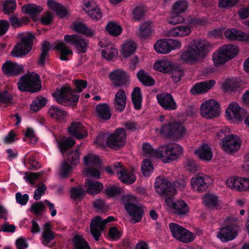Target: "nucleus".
Segmentation results:
<instances>
[{
    "instance_id": "obj_28",
    "label": "nucleus",
    "mask_w": 249,
    "mask_h": 249,
    "mask_svg": "<svg viewBox=\"0 0 249 249\" xmlns=\"http://www.w3.org/2000/svg\"><path fill=\"white\" fill-rule=\"evenodd\" d=\"M69 133L76 139H83L87 137L88 132L84 126L79 122H73L68 128Z\"/></svg>"
},
{
    "instance_id": "obj_29",
    "label": "nucleus",
    "mask_w": 249,
    "mask_h": 249,
    "mask_svg": "<svg viewBox=\"0 0 249 249\" xmlns=\"http://www.w3.org/2000/svg\"><path fill=\"white\" fill-rule=\"evenodd\" d=\"M85 187L88 194L93 196L101 191L103 188V185L97 181L87 178L85 182Z\"/></svg>"
},
{
    "instance_id": "obj_8",
    "label": "nucleus",
    "mask_w": 249,
    "mask_h": 249,
    "mask_svg": "<svg viewBox=\"0 0 249 249\" xmlns=\"http://www.w3.org/2000/svg\"><path fill=\"white\" fill-rule=\"evenodd\" d=\"M126 140L125 130L123 128H119L113 133L107 134L106 143L110 148L118 150L125 145Z\"/></svg>"
},
{
    "instance_id": "obj_52",
    "label": "nucleus",
    "mask_w": 249,
    "mask_h": 249,
    "mask_svg": "<svg viewBox=\"0 0 249 249\" xmlns=\"http://www.w3.org/2000/svg\"><path fill=\"white\" fill-rule=\"evenodd\" d=\"M73 243L75 249H90L88 243L81 236L75 235L73 238Z\"/></svg>"
},
{
    "instance_id": "obj_53",
    "label": "nucleus",
    "mask_w": 249,
    "mask_h": 249,
    "mask_svg": "<svg viewBox=\"0 0 249 249\" xmlns=\"http://www.w3.org/2000/svg\"><path fill=\"white\" fill-rule=\"evenodd\" d=\"M142 152L147 157L158 158L159 148L154 150L149 143H145L142 145Z\"/></svg>"
},
{
    "instance_id": "obj_35",
    "label": "nucleus",
    "mask_w": 249,
    "mask_h": 249,
    "mask_svg": "<svg viewBox=\"0 0 249 249\" xmlns=\"http://www.w3.org/2000/svg\"><path fill=\"white\" fill-rule=\"evenodd\" d=\"M152 23L145 22L142 23L139 27L137 35L141 39H145L149 37L152 33Z\"/></svg>"
},
{
    "instance_id": "obj_25",
    "label": "nucleus",
    "mask_w": 249,
    "mask_h": 249,
    "mask_svg": "<svg viewBox=\"0 0 249 249\" xmlns=\"http://www.w3.org/2000/svg\"><path fill=\"white\" fill-rule=\"evenodd\" d=\"M236 236L237 232L236 230L231 226L221 228L217 234V238L223 242L232 240Z\"/></svg>"
},
{
    "instance_id": "obj_11",
    "label": "nucleus",
    "mask_w": 249,
    "mask_h": 249,
    "mask_svg": "<svg viewBox=\"0 0 249 249\" xmlns=\"http://www.w3.org/2000/svg\"><path fill=\"white\" fill-rule=\"evenodd\" d=\"M247 113L246 110L241 108L236 103H232L229 105L226 111V118L231 123H238L241 122Z\"/></svg>"
},
{
    "instance_id": "obj_7",
    "label": "nucleus",
    "mask_w": 249,
    "mask_h": 249,
    "mask_svg": "<svg viewBox=\"0 0 249 249\" xmlns=\"http://www.w3.org/2000/svg\"><path fill=\"white\" fill-rule=\"evenodd\" d=\"M18 87L21 91L33 93L38 91L41 89L38 75L34 73L24 74L20 77L18 83Z\"/></svg>"
},
{
    "instance_id": "obj_12",
    "label": "nucleus",
    "mask_w": 249,
    "mask_h": 249,
    "mask_svg": "<svg viewBox=\"0 0 249 249\" xmlns=\"http://www.w3.org/2000/svg\"><path fill=\"white\" fill-rule=\"evenodd\" d=\"M191 183L194 190L202 192L212 183V178L204 173H199L192 178Z\"/></svg>"
},
{
    "instance_id": "obj_31",
    "label": "nucleus",
    "mask_w": 249,
    "mask_h": 249,
    "mask_svg": "<svg viewBox=\"0 0 249 249\" xmlns=\"http://www.w3.org/2000/svg\"><path fill=\"white\" fill-rule=\"evenodd\" d=\"M126 97L124 90L119 89L116 93L114 99V106L116 109L120 112L123 111L126 105Z\"/></svg>"
},
{
    "instance_id": "obj_51",
    "label": "nucleus",
    "mask_w": 249,
    "mask_h": 249,
    "mask_svg": "<svg viewBox=\"0 0 249 249\" xmlns=\"http://www.w3.org/2000/svg\"><path fill=\"white\" fill-rule=\"evenodd\" d=\"M80 152L78 148L70 150L67 153L68 160L71 165H76L79 163Z\"/></svg>"
},
{
    "instance_id": "obj_48",
    "label": "nucleus",
    "mask_w": 249,
    "mask_h": 249,
    "mask_svg": "<svg viewBox=\"0 0 249 249\" xmlns=\"http://www.w3.org/2000/svg\"><path fill=\"white\" fill-rule=\"evenodd\" d=\"M106 28L107 32L113 36L120 35L123 30L121 26L118 23L113 21L108 22Z\"/></svg>"
},
{
    "instance_id": "obj_4",
    "label": "nucleus",
    "mask_w": 249,
    "mask_h": 249,
    "mask_svg": "<svg viewBox=\"0 0 249 249\" xmlns=\"http://www.w3.org/2000/svg\"><path fill=\"white\" fill-rule=\"evenodd\" d=\"M183 153L182 147L177 143H169L159 147L158 158L164 163H170L178 159Z\"/></svg>"
},
{
    "instance_id": "obj_45",
    "label": "nucleus",
    "mask_w": 249,
    "mask_h": 249,
    "mask_svg": "<svg viewBox=\"0 0 249 249\" xmlns=\"http://www.w3.org/2000/svg\"><path fill=\"white\" fill-rule=\"evenodd\" d=\"M118 50L113 44L108 45L106 49H103L101 53L104 58L107 60H111L118 54Z\"/></svg>"
},
{
    "instance_id": "obj_15",
    "label": "nucleus",
    "mask_w": 249,
    "mask_h": 249,
    "mask_svg": "<svg viewBox=\"0 0 249 249\" xmlns=\"http://www.w3.org/2000/svg\"><path fill=\"white\" fill-rule=\"evenodd\" d=\"M155 187L157 192L160 194L174 195L176 194L173 184L164 177H158L156 178Z\"/></svg>"
},
{
    "instance_id": "obj_17",
    "label": "nucleus",
    "mask_w": 249,
    "mask_h": 249,
    "mask_svg": "<svg viewBox=\"0 0 249 249\" xmlns=\"http://www.w3.org/2000/svg\"><path fill=\"white\" fill-rule=\"evenodd\" d=\"M240 139L233 135L225 137L222 141V146L223 150L229 153L236 152L241 146Z\"/></svg>"
},
{
    "instance_id": "obj_41",
    "label": "nucleus",
    "mask_w": 249,
    "mask_h": 249,
    "mask_svg": "<svg viewBox=\"0 0 249 249\" xmlns=\"http://www.w3.org/2000/svg\"><path fill=\"white\" fill-rule=\"evenodd\" d=\"M55 48L60 51V58L62 60L65 61L69 60L68 55L72 54V51L70 50L68 46L63 42H57Z\"/></svg>"
},
{
    "instance_id": "obj_32",
    "label": "nucleus",
    "mask_w": 249,
    "mask_h": 249,
    "mask_svg": "<svg viewBox=\"0 0 249 249\" xmlns=\"http://www.w3.org/2000/svg\"><path fill=\"white\" fill-rule=\"evenodd\" d=\"M49 115L57 121L63 120L67 116V113L61 107L52 106L48 110Z\"/></svg>"
},
{
    "instance_id": "obj_50",
    "label": "nucleus",
    "mask_w": 249,
    "mask_h": 249,
    "mask_svg": "<svg viewBox=\"0 0 249 249\" xmlns=\"http://www.w3.org/2000/svg\"><path fill=\"white\" fill-rule=\"evenodd\" d=\"M172 136L178 138L183 136L185 128L182 124L179 123H171Z\"/></svg>"
},
{
    "instance_id": "obj_64",
    "label": "nucleus",
    "mask_w": 249,
    "mask_h": 249,
    "mask_svg": "<svg viewBox=\"0 0 249 249\" xmlns=\"http://www.w3.org/2000/svg\"><path fill=\"white\" fill-rule=\"evenodd\" d=\"M84 175L87 177H91L96 178H99L101 176L100 171L94 168H88L84 172Z\"/></svg>"
},
{
    "instance_id": "obj_44",
    "label": "nucleus",
    "mask_w": 249,
    "mask_h": 249,
    "mask_svg": "<svg viewBox=\"0 0 249 249\" xmlns=\"http://www.w3.org/2000/svg\"><path fill=\"white\" fill-rule=\"evenodd\" d=\"M21 10L23 13L35 16L42 12L43 8L40 6L31 3L22 6Z\"/></svg>"
},
{
    "instance_id": "obj_62",
    "label": "nucleus",
    "mask_w": 249,
    "mask_h": 249,
    "mask_svg": "<svg viewBox=\"0 0 249 249\" xmlns=\"http://www.w3.org/2000/svg\"><path fill=\"white\" fill-rule=\"evenodd\" d=\"M13 96L6 90L0 91V102L5 104L10 105L12 103Z\"/></svg>"
},
{
    "instance_id": "obj_13",
    "label": "nucleus",
    "mask_w": 249,
    "mask_h": 249,
    "mask_svg": "<svg viewBox=\"0 0 249 249\" xmlns=\"http://www.w3.org/2000/svg\"><path fill=\"white\" fill-rule=\"evenodd\" d=\"M114 169L119 179L123 183L131 184L135 181L136 178L133 171L126 169L120 162L114 164Z\"/></svg>"
},
{
    "instance_id": "obj_34",
    "label": "nucleus",
    "mask_w": 249,
    "mask_h": 249,
    "mask_svg": "<svg viewBox=\"0 0 249 249\" xmlns=\"http://www.w3.org/2000/svg\"><path fill=\"white\" fill-rule=\"evenodd\" d=\"M173 63L167 60H160L154 63V68L158 71L169 73L173 69Z\"/></svg>"
},
{
    "instance_id": "obj_3",
    "label": "nucleus",
    "mask_w": 249,
    "mask_h": 249,
    "mask_svg": "<svg viewBox=\"0 0 249 249\" xmlns=\"http://www.w3.org/2000/svg\"><path fill=\"white\" fill-rule=\"evenodd\" d=\"M238 53V48L231 44L224 45L215 51L212 55L214 65L219 66L234 57Z\"/></svg>"
},
{
    "instance_id": "obj_61",
    "label": "nucleus",
    "mask_w": 249,
    "mask_h": 249,
    "mask_svg": "<svg viewBox=\"0 0 249 249\" xmlns=\"http://www.w3.org/2000/svg\"><path fill=\"white\" fill-rule=\"evenodd\" d=\"M45 206L42 201H39L33 204L31 208V212L36 215H41L44 211Z\"/></svg>"
},
{
    "instance_id": "obj_27",
    "label": "nucleus",
    "mask_w": 249,
    "mask_h": 249,
    "mask_svg": "<svg viewBox=\"0 0 249 249\" xmlns=\"http://www.w3.org/2000/svg\"><path fill=\"white\" fill-rule=\"evenodd\" d=\"M225 37L231 40L249 42V34H245L235 29H229L225 32Z\"/></svg>"
},
{
    "instance_id": "obj_16",
    "label": "nucleus",
    "mask_w": 249,
    "mask_h": 249,
    "mask_svg": "<svg viewBox=\"0 0 249 249\" xmlns=\"http://www.w3.org/2000/svg\"><path fill=\"white\" fill-rule=\"evenodd\" d=\"M64 40L74 46L78 53H85L88 47V42L77 35H66Z\"/></svg>"
},
{
    "instance_id": "obj_23",
    "label": "nucleus",
    "mask_w": 249,
    "mask_h": 249,
    "mask_svg": "<svg viewBox=\"0 0 249 249\" xmlns=\"http://www.w3.org/2000/svg\"><path fill=\"white\" fill-rule=\"evenodd\" d=\"M3 72L8 76L19 75L23 70L22 65L10 61H6L2 67Z\"/></svg>"
},
{
    "instance_id": "obj_24",
    "label": "nucleus",
    "mask_w": 249,
    "mask_h": 249,
    "mask_svg": "<svg viewBox=\"0 0 249 249\" xmlns=\"http://www.w3.org/2000/svg\"><path fill=\"white\" fill-rule=\"evenodd\" d=\"M216 82L214 80H210L201 82L195 84L190 89L193 95L201 94L208 92L213 87Z\"/></svg>"
},
{
    "instance_id": "obj_30",
    "label": "nucleus",
    "mask_w": 249,
    "mask_h": 249,
    "mask_svg": "<svg viewBox=\"0 0 249 249\" xmlns=\"http://www.w3.org/2000/svg\"><path fill=\"white\" fill-rule=\"evenodd\" d=\"M195 154L200 159L206 161L211 160L213 157L211 148L206 144H202L195 150Z\"/></svg>"
},
{
    "instance_id": "obj_58",
    "label": "nucleus",
    "mask_w": 249,
    "mask_h": 249,
    "mask_svg": "<svg viewBox=\"0 0 249 249\" xmlns=\"http://www.w3.org/2000/svg\"><path fill=\"white\" fill-rule=\"evenodd\" d=\"M71 196L74 199L80 198L85 194V191L82 186L72 187L71 191Z\"/></svg>"
},
{
    "instance_id": "obj_26",
    "label": "nucleus",
    "mask_w": 249,
    "mask_h": 249,
    "mask_svg": "<svg viewBox=\"0 0 249 249\" xmlns=\"http://www.w3.org/2000/svg\"><path fill=\"white\" fill-rule=\"evenodd\" d=\"M192 32L191 25H179L171 28L168 36L173 37H184L189 36Z\"/></svg>"
},
{
    "instance_id": "obj_5",
    "label": "nucleus",
    "mask_w": 249,
    "mask_h": 249,
    "mask_svg": "<svg viewBox=\"0 0 249 249\" xmlns=\"http://www.w3.org/2000/svg\"><path fill=\"white\" fill-rule=\"evenodd\" d=\"M124 208L135 223L140 222L143 214V210L140 205H137L136 197L131 195H125L122 198Z\"/></svg>"
},
{
    "instance_id": "obj_57",
    "label": "nucleus",
    "mask_w": 249,
    "mask_h": 249,
    "mask_svg": "<svg viewBox=\"0 0 249 249\" xmlns=\"http://www.w3.org/2000/svg\"><path fill=\"white\" fill-rule=\"evenodd\" d=\"M183 18L179 13H176L172 11L171 15L168 18V22L172 25H175L182 23L184 21Z\"/></svg>"
},
{
    "instance_id": "obj_2",
    "label": "nucleus",
    "mask_w": 249,
    "mask_h": 249,
    "mask_svg": "<svg viewBox=\"0 0 249 249\" xmlns=\"http://www.w3.org/2000/svg\"><path fill=\"white\" fill-rule=\"evenodd\" d=\"M75 90L71 89L69 86L67 85L62 87L60 89H57L53 96L56 101L59 104L66 106L70 102L76 103L79 100V95L75 92H80L87 86V83L83 80L74 81Z\"/></svg>"
},
{
    "instance_id": "obj_60",
    "label": "nucleus",
    "mask_w": 249,
    "mask_h": 249,
    "mask_svg": "<svg viewBox=\"0 0 249 249\" xmlns=\"http://www.w3.org/2000/svg\"><path fill=\"white\" fill-rule=\"evenodd\" d=\"M169 72L171 73L172 78L175 82H179L181 79V77L184 74L182 70L175 67L174 65L173 66L172 70Z\"/></svg>"
},
{
    "instance_id": "obj_63",
    "label": "nucleus",
    "mask_w": 249,
    "mask_h": 249,
    "mask_svg": "<svg viewBox=\"0 0 249 249\" xmlns=\"http://www.w3.org/2000/svg\"><path fill=\"white\" fill-rule=\"evenodd\" d=\"M9 20L11 25L16 28L22 26L23 23L26 22V18H19L16 16H12L10 18Z\"/></svg>"
},
{
    "instance_id": "obj_21",
    "label": "nucleus",
    "mask_w": 249,
    "mask_h": 249,
    "mask_svg": "<svg viewBox=\"0 0 249 249\" xmlns=\"http://www.w3.org/2000/svg\"><path fill=\"white\" fill-rule=\"evenodd\" d=\"M156 98L160 105L165 110H175L177 108L176 102L170 93L164 92L158 94Z\"/></svg>"
},
{
    "instance_id": "obj_59",
    "label": "nucleus",
    "mask_w": 249,
    "mask_h": 249,
    "mask_svg": "<svg viewBox=\"0 0 249 249\" xmlns=\"http://www.w3.org/2000/svg\"><path fill=\"white\" fill-rule=\"evenodd\" d=\"M71 166L66 161H64L60 167V176L63 178H66L71 173Z\"/></svg>"
},
{
    "instance_id": "obj_22",
    "label": "nucleus",
    "mask_w": 249,
    "mask_h": 249,
    "mask_svg": "<svg viewBox=\"0 0 249 249\" xmlns=\"http://www.w3.org/2000/svg\"><path fill=\"white\" fill-rule=\"evenodd\" d=\"M105 227L106 225L103 219L100 216H96L92 218L90 224V229L91 234L95 240H99Z\"/></svg>"
},
{
    "instance_id": "obj_54",
    "label": "nucleus",
    "mask_w": 249,
    "mask_h": 249,
    "mask_svg": "<svg viewBox=\"0 0 249 249\" xmlns=\"http://www.w3.org/2000/svg\"><path fill=\"white\" fill-rule=\"evenodd\" d=\"M154 169L152 162L148 160H144L141 167L142 172L144 176H149Z\"/></svg>"
},
{
    "instance_id": "obj_36",
    "label": "nucleus",
    "mask_w": 249,
    "mask_h": 249,
    "mask_svg": "<svg viewBox=\"0 0 249 249\" xmlns=\"http://www.w3.org/2000/svg\"><path fill=\"white\" fill-rule=\"evenodd\" d=\"M44 230L42 233L41 242L43 245L46 246L54 238V232L51 230L50 224L46 223L44 225Z\"/></svg>"
},
{
    "instance_id": "obj_39",
    "label": "nucleus",
    "mask_w": 249,
    "mask_h": 249,
    "mask_svg": "<svg viewBox=\"0 0 249 249\" xmlns=\"http://www.w3.org/2000/svg\"><path fill=\"white\" fill-rule=\"evenodd\" d=\"M155 51L159 53L166 54L170 52L168 40L161 39L158 40L154 44Z\"/></svg>"
},
{
    "instance_id": "obj_40",
    "label": "nucleus",
    "mask_w": 249,
    "mask_h": 249,
    "mask_svg": "<svg viewBox=\"0 0 249 249\" xmlns=\"http://www.w3.org/2000/svg\"><path fill=\"white\" fill-rule=\"evenodd\" d=\"M137 48L135 42L132 40H127L122 46V53L124 57H128L133 54Z\"/></svg>"
},
{
    "instance_id": "obj_20",
    "label": "nucleus",
    "mask_w": 249,
    "mask_h": 249,
    "mask_svg": "<svg viewBox=\"0 0 249 249\" xmlns=\"http://www.w3.org/2000/svg\"><path fill=\"white\" fill-rule=\"evenodd\" d=\"M112 84L116 87H121L126 84L129 76L122 69H117L112 71L109 74Z\"/></svg>"
},
{
    "instance_id": "obj_42",
    "label": "nucleus",
    "mask_w": 249,
    "mask_h": 249,
    "mask_svg": "<svg viewBox=\"0 0 249 249\" xmlns=\"http://www.w3.org/2000/svg\"><path fill=\"white\" fill-rule=\"evenodd\" d=\"M96 112L99 117L104 120H108L111 117L109 107L106 104H99L96 107Z\"/></svg>"
},
{
    "instance_id": "obj_9",
    "label": "nucleus",
    "mask_w": 249,
    "mask_h": 249,
    "mask_svg": "<svg viewBox=\"0 0 249 249\" xmlns=\"http://www.w3.org/2000/svg\"><path fill=\"white\" fill-rule=\"evenodd\" d=\"M200 111L203 118L212 119L219 115V105L215 100L209 99L201 105Z\"/></svg>"
},
{
    "instance_id": "obj_18",
    "label": "nucleus",
    "mask_w": 249,
    "mask_h": 249,
    "mask_svg": "<svg viewBox=\"0 0 249 249\" xmlns=\"http://www.w3.org/2000/svg\"><path fill=\"white\" fill-rule=\"evenodd\" d=\"M227 186L232 190L238 191H246L249 190V179L238 177H231L227 181Z\"/></svg>"
},
{
    "instance_id": "obj_1",
    "label": "nucleus",
    "mask_w": 249,
    "mask_h": 249,
    "mask_svg": "<svg viewBox=\"0 0 249 249\" xmlns=\"http://www.w3.org/2000/svg\"><path fill=\"white\" fill-rule=\"evenodd\" d=\"M210 43L206 40H194L190 43L188 48L180 55V59L184 62L194 65L202 61L209 52Z\"/></svg>"
},
{
    "instance_id": "obj_19",
    "label": "nucleus",
    "mask_w": 249,
    "mask_h": 249,
    "mask_svg": "<svg viewBox=\"0 0 249 249\" xmlns=\"http://www.w3.org/2000/svg\"><path fill=\"white\" fill-rule=\"evenodd\" d=\"M84 11L93 19L98 20L102 17V13L94 0H83Z\"/></svg>"
},
{
    "instance_id": "obj_43",
    "label": "nucleus",
    "mask_w": 249,
    "mask_h": 249,
    "mask_svg": "<svg viewBox=\"0 0 249 249\" xmlns=\"http://www.w3.org/2000/svg\"><path fill=\"white\" fill-rule=\"evenodd\" d=\"M131 98L133 104L135 109L139 110L142 107V96L141 89L139 87L134 89L132 93Z\"/></svg>"
},
{
    "instance_id": "obj_47",
    "label": "nucleus",
    "mask_w": 249,
    "mask_h": 249,
    "mask_svg": "<svg viewBox=\"0 0 249 249\" xmlns=\"http://www.w3.org/2000/svg\"><path fill=\"white\" fill-rule=\"evenodd\" d=\"M50 44L47 41L43 42L41 46V53L40 57L38 60V63L40 66H43L45 61L48 55V53L50 50Z\"/></svg>"
},
{
    "instance_id": "obj_33",
    "label": "nucleus",
    "mask_w": 249,
    "mask_h": 249,
    "mask_svg": "<svg viewBox=\"0 0 249 249\" xmlns=\"http://www.w3.org/2000/svg\"><path fill=\"white\" fill-rule=\"evenodd\" d=\"M72 29L77 33L82 34L88 37H92L95 34V30L88 28L85 24L82 23H73Z\"/></svg>"
},
{
    "instance_id": "obj_46",
    "label": "nucleus",
    "mask_w": 249,
    "mask_h": 249,
    "mask_svg": "<svg viewBox=\"0 0 249 249\" xmlns=\"http://www.w3.org/2000/svg\"><path fill=\"white\" fill-rule=\"evenodd\" d=\"M202 199L203 203L208 208H214L218 204V198L213 194H206L203 196Z\"/></svg>"
},
{
    "instance_id": "obj_6",
    "label": "nucleus",
    "mask_w": 249,
    "mask_h": 249,
    "mask_svg": "<svg viewBox=\"0 0 249 249\" xmlns=\"http://www.w3.org/2000/svg\"><path fill=\"white\" fill-rule=\"evenodd\" d=\"M20 42L14 47L11 54L16 57H20L27 54L31 50L34 35L30 32L22 33L18 34Z\"/></svg>"
},
{
    "instance_id": "obj_10",
    "label": "nucleus",
    "mask_w": 249,
    "mask_h": 249,
    "mask_svg": "<svg viewBox=\"0 0 249 249\" xmlns=\"http://www.w3.org/2000/svg\"><path fill=\"white\" fill-rule=\"evenodd\" d=\"M169 228L173 236L178 241L189 243L193 241L195 239V236L193 233L178 224L170 223Z\"/></svg>"
},
{
    "instance_id": "obj_37",
    "label": "nucleus",
    "mask_w": 249,
    "mask_h": 249,
    "mask_svg": "<svg viewBox=\"0 0 249 249\" xmlns=\"http://www.w3.org/2000/svg\"><path fill=\"white\" fill-rule=\"evenodd\" d=\"M137 75L139 81L145 86L150 87L155 84L154 79L142 70L138 71Z\"/></svg>"
},
{
    "instance_id": "obj_56",
    "label": "nucleus",
    "mask_w": 249,
    "mask_h": 249,
    "mask_svg": "<svg viewBox=\"0 0 249 249\" xmlns=\"http://www.w3.org/2000/svg\"><path fill=\"white\" fill-rule=\"evenodd\" d=\"M84 164L86 165H97L100 163V160L98 156L92 154H89L84 158Z\"/></svg>"
},
{
    "instance_id": "obj_38",
    "label": "nucleus",
    "mask_w": 249,
    "mask_h": 249,
    "mask_svg": "<svg viewBox=\"0 0 249 249\" xmlns=\"http://www.w3.org/2000/svg\"><path fill=\"white\" fill-rule=\"evenodd\" d=\"M57 143L61 153L64 154L69 148L75 144V140L71 138H63L61 140H56Z\"/></svg>"
},
{
    "instance_id": "obj_14",
    "label": "nucleus",
    "mask_w": 249,
    "mask_h": 249,
    "mask_svg": "<svg viewBox=\"0 0 249 249\" xmlns=\"http://www.w3.org/2000/svg\"><path fill=\"white\" fill-rule=\"evenodd\" d=\"M165 201L166 206L176 214L183 215L189 212V206L184 200L167 197Z\"/></svg>"
},
{
    "instance_id": "obj_55",
    "label": "nucleus",
    "mask_w": 249,
    "mask_h": 249,
    "mask_svg": "<svg viewBox=\"0 0 249 249\" xmlns=\"http://www.w3.org/2000/svg\"><path fill=\"white\" fill-rule=\"evenodd\" d=\"M3 11L5 14L13 13L16 8L15 0H6L3 4Z\"/></svg>"
},
{
    "instance_id": "obj_49",
    "label": "nucleus",
    "mask_w": 249,
    "mask_h": 249,
    "mask_svg": "<svg viewBox=\"0 0 249 249\" xmlns=\"http://www.w3.org/2000/svg\"><path fill=\"white\" fill-rule=\"evenodd\" d=\"M188 7V3L185 0L177 1L172 7L171 11L176 13L182 14L186 11Z\"/></svg>"
}]
</instances>
